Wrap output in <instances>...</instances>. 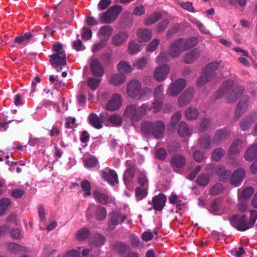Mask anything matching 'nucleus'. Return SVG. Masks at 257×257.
I'll use <instances>...</instances> for the list:
<instances>
[{
  "label": "nucleus",
  "instance_id": "423d86ee",
  "mask_svg": "<svg viewBox=\"0 0 257 257\" xmlns=\"http://www.w3.org/2000/svg\"><path fill=\"white\" fill-rule=\"evenodd\" d=\"M122 11V7L120 6H114L110 8L105 13H102L100 16V20L103 23H111L113 22L117 16Z\"/></svg>",
  "mask_w": 257,
  "mask_h": 257
},
{
  "label": "nucleus",
  "instance_id": "13d9d810",
  "mask_svg": "<svg viewBox=\"0 0 257 257\" xmlns=\"http://www.w3.org/2000/svg\"><path fill=\"white\" fill-rule=\"evenodd\" d=\"M97 160L94 157H90L84 161V166L87 168L94 167L97 163Z\"/></svg>",
  "mask_w": 257,
  "mask_h": 257
},
{
  "label": "nucleus",
  "instance_id": "6ab92c4d",
  "mask_svg": "<svg viewBox=\"0 0 257 257\" xmlns=\"http://www.w3.org/2000/svg\"><path fill=\"white\" fill-rule=\"evenodd\" d=\"M245 176V171L244 169H238L232 174L230 178L231 184L234 186H238L242 181Z\"/></svg>",
  "mask_w": 257,
  "mask_h": 257
},
{
  "label": "nucleus",
  "instance_id": "393cba45",
  "mask_svg": "<svg viewBox=\"0 0 257 257\" xmlns=\"http://www.w3.org/2000/svg\"><path fill=\"white\" fill-rule=\"evenodd\" d=\"M178 127V133L181 137L189 136L193 131V128L192 127H189L184 121L181 122Z\"/></svg>",
  "mask_w": 257,
  "mask_h": 257
},
{
  "label": "nucleus",
  "instance_id": "f8f14e48",
  "mask_svg": "<svg viewBox=\"0 0 257 257\" xmlns=\"http://www.w3.org/2000/svg\"><path fill=\"white\" fill-rule=\"evenodd\" d=\"M220 65V62L214 61L208 64L203 70V73L210 77L214 81H217V78L215 71L218 69Z\"/></svg>",
  "mask_w": 257,
  "mask_h": 257
},
{
  "label": "nucleus",
  "instance_id": "7c9ffc66",
  "mask_svg": "<svg viewBox=\"0 0 257 257\" xmlns=\"http://www.w3.org/2000/svg\"><path fill=\"white\" fill-rule=\"evenodd\" d=\"M125 80V77L122 74H115L112 75L110 78V82L114 85L122 84Z\"/></svg>",
  "mask_w": 257,
  "mask_h": 257
},
{
  "label": "nucleus",
  "instance_id": "4be33fe9",
  "mask_svg": "<svg viewBox=\"0 0 257 257\" xmlns=\"http://www.w3.org/2000/svg\"><path fill=\"white\" fill-rule=\"evenodd\" d=\"M137 36L140 42H147L152 37V32L148 29H140L137 32Z\"/></svg>",
  "mask_w": 257,
  "mask_h": 257
},
{
  "label": "nucleus",
  "instance_id": "3c124183",
  "mask_svg": "<svg viewBox=\"0 0 257 257\" xmlns=\"http://www.w3.org/2000/svg\"><path fill=\"white\" fill-rule=\"evenodd\" d=\"M224 151L221 149L215 150L212 154V157L214 161H219L224 155Z\"/></svg>",
  "mask_w": 257,
  "mask_h": 257
},
{
  "label": "nucleus",
  "instance_id": "0eeeda50",
  "mask_svg": "<svg viewBox=\"0 0 257 257\" xmlns=\"http://www.w3.org/2000/svg\"><path fill=\"white\" fill-rule=\"evenodd\" d=\"M230 222L234 228L240 231H245L251 228L244 215L241 217L234 215L230 219Z\"/></svg>",
  "mask_w": 257,
  "mask_h": 257
},
{
  "label": "nucleus",
  "instance_id": "bb28decb",
  "mask_svg": "<svg viewBox=\"0 0 257 257\" xmlns=\"http://www.w3.org/2000/svg\"><path fill=\"white\" fill-rule=\"evenodd\" d=\"M199 51L197 49H194L191 52L185 54L184 57V61L186 63L190 64L197 60L199 56Z\"/></svg>",
  "mask_w": 257,
  "mask_h": 257
},
{
  "label": "nucleus",
  "instance_id": "69168bd1",
  "mask_svg": "<svg viewBox=\"0 0 257 257\" xmlns=\"http://www.w3.org/2000/svg\"><path fill=\"white\" fill-rule=\"evenodd\" d=\"M148 60L146 58H142L137 61H136L134 64V66L136 67L138 69H142L144 68L147 64Z\"/></svg>",
  "mask_w": 257,
  "mask_h": 257
},
{
  "label": "nucleus",
  "instance_id": "7ed1b4c3",
  "mask_svg": "<svg viewBox=\"0 0 257 257\" xmlns=\"http://www.w3.org/2000/svg\"><path fill=\"white\" fill-rule=\"evenodd\" d=\"M53 49L55 53L50 56V62L54 68L60 71L66 64V55L60 43L53 45Z\"/></svg>",
  "mask_w": 257,
  "mask_h": 257
},
{
  "label": "nucleus",
  "instance_id": "6e6d98bb",
  "mask_svg": "<svg viewBox=\"0 0 257 257\" xmlns=\"http://www.w3.org/2000/svg\"><path fill=\"white\" fill-rule=\"evenodd\" d=\"M168 60V54L165 52L161 53L156 59V62L159 65H162V64L166 62Z\"/></svg>",
  "mask_w": 257,
  "mask_h": 257
},
{
  "label": "nucleus",
  "instance_id": "f3484780",
  "mask_svg": "<svg viewBox=\"0 0 257 257\" xmlns=\"http://www.w3.org/2000/svg\"><path fill=\"white\" fill-rule=\"evenodd\" d=\"M193 89H186L179 97L178 103L181 107L187 105L193 98Z\"/></svg>",
  "mask_w": 257,
  "mask_h": 257
},
{
  "label": "nucleus",
  "instance_id": "dca6fc26",
  "mask_svg": "<svg viewBox=\"0 0 257 257\" xmlns=\"http://www.w3.org/2000/svg\"><path fill=\"white\" fill-rule=\"evenodd\" d=\"M102 177L111 185L118 182L117 175L114 170L106 169L102 172Z\"/></svg>",
  "mask_w": 257,
  "mask_h": 257
},
{
  "label": "nucleus",
  "instance_id": "864d4df0",
  "mask_svg": "<svg viewBox=\"0 0 257 257\" xmlns=\"http://www.w3.org/2000/svg\"><path fill=\"white\" fill-rule=\"evenodd\" d=\"M163 95V86L160 85L157 86L154 90V96L155 99L161 100Z\"/></svg>",
  "mask_w": 257,
  "mask_h": 257
},
{
  "label": "nucleus",
  "instance_id": "bf43d9fd",
  "mask_svg": "<svg viewBox=\"0 0 257 257\" xmlns=\"http://www.w3.org/2000/svg\"><path fill=\"white\" fill-rule=\"evenodd\" d=\"M147 193V190L146 188H137L136 189V195L139 200H141L144 198Z\"/></svg>",
  "mask_w": 257,
  "mask_h": 257
},
{
  "label": "nucleus",
  "instance_id": "a18cd8bd",
  "mask_svg": "<svg viewBox=\"0 0 257 257\" xmlns=\"http://www.w3.org/2000/svg\"><path fill=\"white\" fill-rule=\"evenodd\" d=\"M81 187L82 190L84 191V196H89L91 194L90 189L91 186L89 182L87 180H84L82 181Z\"/></svg>",
  "mask_w": 257,
  "mask_h": 257
},
{
  "label": "nucleus",
  "instance_id": "20e7f679",
  "mask_svg": "<svg viewBox=\"0 0 257 257\" xmlns=\"http://www.w3.org/2000/svg\"><path fill=\"white\" fill-rule=\"evenodd\" d=\"M141 129L143 132L152 133L155 138L160 139L163 136L165 125L162 121L155 123L145 122L142 124Z\"/></svg>",
  "mask_w": 257,
  "mask_h": 257
},
{
  "label": "nucleus",
  "instance_id": "4c0bfd02",
  "mask_svg": "<svg viewBox=\"0 0 257 257\" xmlns=\"http://www.w3.org/2000/svg\"><path fill=\"white\" fill-rule=\"evenodd\" d=\"M152 90L149 87H144L140 90L139 94V99L145 100L148 99L152 95Z\"/></svg>",
  "mask_w": 257,
  "mask_h": 257
},
{
  "label": "nucleus",
  "instance_id": "de8ad7c7",
  "mask_svg": "<svg viewBox=\"0 0 257 257\" xmlns=\"http://www.w3.org/2000/svg\"><path fill=\"white\" fill-rule=\"evenodd\" d=\"M162 107V103L160 99H155V101L153 103L152 106L149 107L148 106V109L154 112H156L161 109Z\"/></svg>",
  "mask_w": 257,
  "mask_h": 257
},
{
  "label": "nucleus",
  "instance_id": "72a5a7b5",
  "mask_svg": "<svg viewBox=\"0 0 257 257\" xmlns=\"http://www.w3.org/2000/svg\"><path fill=\"white\" fill-rule=\"evenodd\" d=\"M31 34L30 33H27L23 36L16 37L15 39V42L19 45H25L31 40Z\"/></svg>",
  "mask_w": 257,
  "mask_h": 257
},
{
  "label": "nucleus",
  "instance_id": "6e6552de",
  "mask_svg": "<svg viewBox=\"0 0 257 257\" xmlns=\"http://www.w3.org/2000/svg\"><path fill=\"white\" fill-rule=\"evenodd\" d=\"M186 85V82L184 79H178L170 84L167 90V93L170 96H176L184 89Z\"/></svg>",
  "mask_w": 257,
  "mask_h": 257
},
{
  "label": "nucleus",
  "instance_id": "f257e3e1",
  "mask_svg": "<svg viewBox=\"0 0 257 257\" xmlns=\"http://www.w3.org/2000/svg\"><path fill=\"white\" fill-rule=\"evenodd\" d=\"M243 91L242 86L234 85L232 80H227L216 92V98L219 99L224 96L227 103H234L242 95Z\"/></svg>",
  "mask_w": 257,
  "mask_h": 257
},
{
  "label": "nucleus",
  "instance_id": "9d476101",
  "mask_svg": "<svg viewBox=\"0 0 257 257\" xmlns=\"http://www.w3.org/2000/svg\"><path fill=\"white\" fill-rule=\"evenodd\" d=\"M141 87L142 85L139 81L132 80L127 85L126 93L130 97L134 98L139 95Z\"/></svg>",
  "mask_w": 257,
  "mask_h": 257
},
{
  "label": "nucleus",
  "instance_id": "f704fd0d",
  "mask_svg": "<svg viewBox=\"0 0 257 257\" xmlns=\"http://www.w3.org/2000/svg\"><path fill=\"white\" fill-rule=\"evenodd\" d=\"M119 72L121 74H126L132 71V67L125 61H121L117 65Z\"/></svg>",
  "mask_w": 257,
  "mask_h": 257
},
{
  "label": "nucleus",
  "instance_id": "09e8293b",
  "mask_svg": "<svg viewBox=\"0 0 257 257\" xmlns=\"http://www.w3.org/2000/svg\"><path fill=\"white\" fill-rule=\"evenodd\" d=\"M109 119L112 125L114 126L119 125L122 123L121 117L116 114L111 115Z\"/></svg>",
  "mask_w": 257,
  "mask_h": 257
},
{
  "label": "nucleus",
  "instance_id": "79ce46f5",
  "mask_svg": "<svg viewBox=\"0 0 257 257\" xmlns=\"http://www.w3.org/2000/svg\"><path fill=\"white\" fill-rule=\"evenodd\" d=\"M212 81L216 82L214 80L208 77L206 74L203 73L202 76L199 78L197 81V85L198 87H202L207 82Z\"/></svg>",
  "mask_w": 257,
  "mask_h": 257
},
{
  "label": "nucleus",
  "instance_id": "a878e982",
  "mask_svg": "<svg viewBox=\"0 0 257 257\" xmlns=\"http://www.w3.org/2000/svg\"><path fill=\"white\" fill-rule=\"evenodd\" d=\"M94 195L95 198L101 204H106L113 201L112 198H109L106 194L98 190L94 192Z\"/></svg>",
  "mask_w": 257,
  "mask_h": 257
},
{
  "label": "nucleus",
  "instance_id": "58836bf2",
  "mask_svg": "<svg viewBox=\"0 0 257 257\" xmlns=\"http://www.w3.org/2000/svg\"><path fill=\"white\" fill-rule=\"evenodd\" d=\"M9 250L13 252L16 253L19 251L24 252L26 251V248L24 246H21L14 242H10L8 245Z\"/></svg>",
  "mask_w": 257,
  "mask_h": 257
},
{
  "label": "nucleus",
  "instance_id": "cd10ccee",
  "mask_svg": "<svg viewBox=\"0 0 257 257\" xmlns=\"http://www.w3.org/2000/svg\"><path fill=\"white\" fill-rule=\"evenodd\" d=\"M161 18V15L160 13L155 12L144 20V24L147 26L153 25L157 22Z\"/></svg>",
  "mask_w": 257,
  "mask_h": 257
},
{
  "label": "nucleus",
  "instance_id": "9b49d317",
  "mask_svg": "<svg viewBox=\"0 0 257 257\" xmlns=\"http://www.w3.org/2000/svg\"><path fill=\"white\" fill-rule=\"evenodd\" d=\"M125 219V216L119 210L113 212L110 215L109 226L110 229L113 228L117 225L121 223Z\"/></svg>",
  "mask_w": 257,
  "mask_h": 257
},
{
  "label": "nucleus",
  "instance_id": "2eb2a0df",
  "mask_svg": "<svg viewBox=\"0 0 257 257\" xmlns=\"http://www.w3.org/2000/svg\"><path fill=\"white\" fill-rule=\"evenodd\" d=\"M257 118V112L253 111L247 114L240 123V127L242 130H246L250 127L252 124Z\"/></svg>",
  "mask_w": 257,
  "mask_h": 257
},
{
  "label": "nucleus",
  "instance_id": "49530a36",
  "mask_svg": "<svg viewBox=\"0 0 257 257\" xmlns=\"http://www.w3.org/2000/svg\"><path fill=\"white\" fill-rule=\"evenodd\" d=\"M100 81V79L90 77L87 80V84L91 89L94 90L99 86Z\"/></svg>",
  "mask_w": 257,
  "mask_h": 257
},
{
  "label": "nucleus",
  "instance_id": "052dcab7",
  "mask_svg": "<svg viewBox=\"0 0 257 257\" xmlns=\"http://www.w3.org/2000/svg\"><path fill=\"white\" fill-rule=\"evenodd\" d=\"M92 33L91 31L86 27H84L81 34L82 38L84 40H88L91 38Z\"/></svg>",
  "mask_w": 257,
  "mask_h": 257
},
{
  "label": "nucleus",
  "instance_id": "ddd939ff",
  "mask_svg": "<svg viewBox=\"0 0 257 257\" xmlns=\"http://www.w3.org/2000/svg\"><path fill=\"white\" fill-rule=\"evenodd\" d=\"M121 105V96L118 94H113L108 101L106 108L109 111H114L119 108Z\"/></svg>",
  "mask_w": 257,
  "mask_h": 257
},
{
  "label": "nucleus",
  "instance_id": "a211bd4d",
  "mask_svg": "<svg viewBox=\"0 0 257 257\" xmlns=\"http://www.w3.org/2000/svg\"><path fill=\"white\" fill-rule=\"evenodd\" d=\"M152 201L154 209L158 211H161L165 206L166 197L164 194H160L153 197Z\"/></svg>",
  "mask_w": 257,
  "mask_h": 257
},
{
  "label": "nucleus",
  "instance_id": "5fc2aeb1",
  "mask_svg": "<svg viewBox=\"0 0 257 257\" xmlns=\"http://www.w3.org/2000/svg\"><path fill=\"white\" fill-rule=\"evenodd\" d=\"M146 8L144 5H139L136 7L133 11V14L136 16H141L145 14Z\"/></svg>",
  "mask_w": 257,
  "mask_h": 257
},
{
  "label": "nucleus",
  "instance_id": "e2e57ef3",
  "mask_svg": "<svg viewBox=\"0 0 257 257\" xmlns=\"http://www.w3.org/2000/svg\"><path fill=\"white\" fill-rule=\"evenodd\" d=\"M199 144L202 148L207 150L210 146V140L208 137L202 138L199 141Z\"/></svg>",
  "mask_w": 257,
  "mask_h": 257
},
{
  "label": "nucleus",
  "instance_id": "2f4dec72",
  "mask_svg": "<svg viewBox=\"0 0 257 257\" xmlns=\"http://www.w3.org/2000/svg\"><path fill=\"white\" fill-rule=\"evenodd\" d=\"M11 201L8 198H3L0 200V216L4 215L11 207Z\"/></svg>",
  "mask_w": 257,
  "mask_h": 257
},
{
  "label": "nucleus",
  "instance_id": "473e14b6",
  "mask_svg": "<svg viewBox=\"0 0 257 257\" xmlns=\"http://www.w3.org/2000/svg\"><path fill=\"white\" fill-rule=\"evenodd\" d=\"M142 49V46L139 44L138 42L132 41L130 42L128 46V53L131 54H136Z\"/></svg>",
  "mask_w": 257,
  "mask_h": 257
},
{
  "label": "nucleus",
  "instance_id": "412c9836",
  "mask_svg": "<svg viewBox=\"0 0 257 257\" xmlns=\"http://www.w3.org/2000/svg\"><path fill=\"white\" fill-rule=\"evenodd\" d=\"M90 68L93 75L97 77H101L103 74V68L97 59H92L90 64Z\"/></svg>",
  "mask_w": 257,
  "mask_h": 257
},
{
  "label": "nucleus",
  "instance_id": "c03bdc74",
  "mask_svg": "<svg viewBox=\"0 0 257 257\" xmlns=\"http://www.w3.org/2000/svg\"><path fill=\"white\" fill-rule=\"evenodd\" d=\"M241 149V143L239 140L234 141L229 149V153L235 154L239 152Z\"/></svg>",
  "mask_w": 257,
  "mask_h": 257
},
{
  "label": "nucleus",
  "instance_id": "ea45409f",
  "mask_svg": "<svg viewBox=\"0 0 257 257\" xmlns=\"http://www.w3.org/2000/svg\"><path fill=\"white\" fill-rule=\"evenodd\" d=\"M185 115L188 119H195L198 116V111L195 108L191 107L185 111Z\"/></svg>",
  "mask_w": 257,
  "mask_h": 257
},
{
  "label": "nucleus",
  "instance_id": "338daca9",
  "mask_svg": "<svg viewBox=\"0 0 257 257\" xmlns=\"http://www.w3.org/2000/svg\"><path fill=\"white\" fill-rule=\"evenodd\" d=\"M209 178L206 175H201L197 179V183L201 186H205L209 183Z\"/></svg>",
  "mask_w": 257,
  "mask_h": 257
},
{
  "label": "nucleus",
  "instance_id": "e433bc0d",
  "mask_svg": "<svg viewBox=\"0 0 257 257\" xmlns=\"http://www.w3.org/2000/svg\"><path fill=\"white\" fill-rule=\"evenodd\" d=\"M89 123L96 128H100L102 127L101 121L97 115L91 114L89 117Z\"/></svg>",
  "mask_w": 257,
  "mask_h": 257
},
{
  "label": "nucleus",
  "instance_id": "680f3d73",
  "mask_svg": "<svg viewBox=\"0 0 257 257\" xmlns=\"http://www.w3.org/2000/svg\"><path fill=\"white\" fill-rule=\"evenodd\" d=\"M181 116L182 114L180 112H177L175 113L171 117L170 125L172 127H174L180 119Z\"/></svg>",
  "mask_w": 257,
  "mask_h": 257
},
{
  "label": "nucleus",
  "instance_id": "5701e85b",
  "mask_svg": "<svg viewBox=\"0 0 257 257\" xmlns=\"http://www.w3.org/2000/svg\"><path fill=\"white\" fill-rule=\"evenodd\" d=\"M254 192V189L251 187H246L238 193L239 201L249 199Z\"/></svg>",
  "mask_w": 257,
  "mask_h": 257
},
{
  "label": "nucleus",
  "instance_id": "f03ea898",
  "mask_svg": "<svg viewBox=\"0 0 257 257\" xmlns=\"http://www.w3.org/2000/svg\"><path fill=\"white\" fill-rule=\"evenodd\" d=\"M198 43L196 38L191 37L187 39H179L175 41L169 48V54L172 57H177L185 50L195 46Z\"/></svg>",
  "mask_w": 257,
  "mask_h": 257
},
{
  "label": "nucleus",
  "instance_id": "1a4fd4ad",
  "mask_svg": "<svg viewBox=\"0 0 257 257\" xmlns=\"http://www.w3.org/2000/svg\"><path fill=\"white\" fill-rule=\"evenodd\" d=\"M170 69L169 66L166 64L158 65L155 68L154 72L155 79L158 81H162L166 79Z\"/></svg>",
  "mask_w": 257,
  "mask_h": 257
},
{
  "label": "nucleus",
  "instance_id": "a19ab883",
  "mask_svg": "<svg viewBox=\"0 0 257 257\" xmlns=\"http://www.w3.org/2000/svg\"><path fill=\"white\" fill-rule=\"evenodd\" d=\"M104 238L102 235L98 234L91 240L90 244L91 246H100L104 244Z\"/></svg>",
  "mask_w": 257,
  "mask_h": 257
},
{
  "label": "nucleus",
  "instance_id": "39448f33",
  "mask_svg": "<svg viewBox=\"0 0 257 257\" xmlns=\"http://www.w3.org/2000/svg\"><path fill=\"white\" fill-rule=\"evenodd\" d=\"M147 110V104H143L140 107L131 105L126 108L125 114L132 120L138 121L146 114Z\"/></svg>",
  "mask_w": 257,
  "mask_h": 257
},
{
  "label": "nucleus",
  "instance_id": "b1692460",
  "mask_svg": "<svg viewBox=\"0 0 257 257\" xmlns=\"http://www.w3.org/2000/svg\"><path fill=\"white\" fill-rule=\"evenodd\" d=\"M244 157L248 161H251L257 157V143L253 144L248 148Z\"/></svg>",
  "mask_w": 257,
  "mask_h": 257
},
{
  "label": "nucleus",
  "instance_id": "0e129e2a",
  "mask_svg": "<svg viewBox=\"0 0 257 257\" xmlns=\"http://www.w3.org/2000/svg\"><path fill=\"white\" fill-rule=\"evenodd\" d=\"M114 248L116 250L121 253H125L128 249L127 246L124 243L119 242L115 245Z\"/></svg>",
  "mask_w": 257,
  "mask_h": 257
},
{
  "label": "nucleus",
  "instance_id": "c9c22d12",
  "mask_svg": "<svg viewBox=\"0 0 257 257\" xmlns=\"http://www.w3.org/2000/svg\"><path fill=\"white\" fill-rule=\"evenodd\" d=\"M90 235V232L87 228H82L79 229L76 233V237L79 240H84Z\"/></svg>",
  "mask_w": 257,
  "mask_h": 257
},
{
  "label": "nucleus",
  "instance_id": "aec40b11",
  "mask_svg": "<svg viewBox=\"0 0 257 257\" xmlns=\"http://www.w3.org/2000/svg\"><path fill=\"white\" fill-rule=\"evenodd\" d=\"M113 29L112 27L109 26H105L100 28L98 31V36L99 38L104 41L108 40L112 35Z\"/></svg>",
  "mask_w": 257,
  "mask_h": 257
},
{
  "label": "nucleus",
  "instance_id": "c756f323",
  "mask_svg": "<svg viewBox=\"0 0 257 257\" xmlns=\"http://www.w3.org/2000/svg\"><path fill=\"white\" fill-rule=\"evenodd\" d=\"M128 35L125 32H122L115 35L113 38V43L115 45H120L127 39Z\"/></svg>",
  "mask_w": 257,
  "mask_h": 257
},
{
  "label": "nucleus",
  "instance_id": "4d7b16f0",
  "mask_svg": "<svg viewBox=\"0 0 257 257\" xmlns=\"http://www.w3.org/2000/svg\"><path fill=\"white\" fill-rule=\"evenodd\" d=\"M160 43V40L157 38L153 39L148 45L147 50L149 52H153L156 50Z\"/></svg>",
  "mask_w": 257,
  "mask_h": 257
},
{
  "label": "nucleus",
  "instance_id": "c85d7f7f",
  "mask_svg": "<svg viewBox=\"0 0 257 257\" xmlns=\"http://www.w3.org/2000/svg\"><path fill=\"white\" fill-rule=\"evenodd\" d=\"M172 163L174 166L177 168H181L185 164L186 160L183 156L176 155L172 157Z\"/></svg>",
  "mask_w": 257,
  "mask_h": 257
},
{
  "label": "nucleus",
  "instance_id": "774afa93",
  "mask_svg": "<svg viewBox=\"0 0 257 257\" xmlns=\"http://www.w3.org/2000/svg\"><path fill=\"white\" fill-rule=\"evenodd\" d=\"M111 3L110 0H101L98 4V8L100 10L106 9Z\"/></svg>",
  "mask_w": 257,
  "mask_h": 257
},
{
  "label": "nucleus",
  "instance_id": "603ef678",
  "mask_svg": "<svg viewBox=\"0 0 257 257\" xmlns=\"http://www.w3.org/2000/svg\"><path fill=\"white\" fill-rule=\"evenodd\" d=\"M257 219V211L254 210H251L250 211V215L248 220V223L250 227H252Z\"/></svg>",
  "mask_w": 257,
  "mask_h": 257
},
{
  "label": "nucleus",
  "instance_id": "4468645a",
  "mask_svg": "<svg viewBox=\"0 0 257 257\" xmlns=\"http://www.w3.org/2000/svg\"><path fill=\"white\" fill-rule=\"evenodd\" d=\"M249 103V99L248 96H243L239 100L235 111V116L237 118L240 117L246 110Z\"/></svg>",
  "mask_w": 257,
  "mask_h": 257
},
{
  "label": "nucleus",
  "instance_id": "8fccbe9b",
  "mask_svg": "<svg viewBox=\"0 0 257 257\" xmlns=\"http://www.w3.org/2000/svg\"><path fill=\"white\" fill-rule=\"evenodd\" d=\"M216 173L221 177V179H224L229 176V172L226 171L223 166H219L216 169Z\"/></svg>",
  "mask_w": 257,
  "mask_h": 257
},
{
  "label": "nucleus",
  "instance_id": "37998d69",
  "mask_svg": "<svg viewBox=\"0 0 257 257\" xmlns=\"http://www.w3.org/2000/svg\"><path fill=\"white\" fill-rule=\"evenodd\" d=\"M106 211L103 207H96L95 217L98 220H103L105 218Z\"/></svg>",
  "mask_w": 257,
  "mask_h": 257
}]
</instances>
